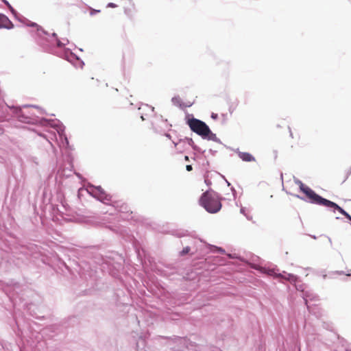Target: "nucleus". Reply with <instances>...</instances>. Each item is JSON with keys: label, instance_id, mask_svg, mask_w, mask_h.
I'll return each instance as SVG.
<instances>
[{"label": "nucleus", "instance_id": "obj_1", "mask_svg": "<svg viewBox=\"0 0 351 351\" xmlns=\"http://www.w3.org/2000/svg\"><path fill=\"white\" fill-rule=\"evenodd\" d=\"M188 125L193 132L203 138L216 143H221L219 138L217 137L215 134L211 132L209 127L204 121L193 118L188 121Z\"/></svg>", "mask_w": 351, "mask_h": 351}, {"label": "nucleus", "instance_id": "obj_2", "mask_svg": "<svg viewBox=\"0 0 351 351\" xmlns=\"http://www.w3.org/2000/svg\"><path fill=\"white\" fill-rule=\"evenodd\" d=\"M201 205L209 213H215L218 212L221 207L219 200L213 196H211L208 192L203 194L200 199Z\"/></svg>", "mask_w": 351, "mask_h": 351}, {"label": "nucleus", "instance_id": "obj_3", "mask_svg": "<svg viewBox=\"0 0 351 351\" xmlns=\"http://www.w3.org/2000/svg\"><path fill=\"white\" fill-rule=\"evenodd\" d=\"M295 183L300 187V190L309 199L311 203L318 205H324L325 200H327L326 199L323 198L322 197L316 194L311 189H310L307 186H305L300 180H295Z\"/></svg>", "mask_w": 351, "mask_h": 351}, {"label": "nucleus", "instance_id": "obj_4", "mask_svg": "<svg viewBox=\"0 0 351 351\" xmlns=\"http://www.w3.org/2000/svg\"><path fill=\"white\" fill-rule=\"evenodd\" d=\"M86 190L90 195L104 204H108L111 202V197L106 194L101 186H90Z\"/></svg>", "mask_w": 351, "mask_h": 351}, {"label": "nucleus", "instance_id": "obj_5", "mask_svg": "<svg viewBox=\"0 0 351 351\" xmlns=\"http://www.w3.org/2000/svg\"><path fill=\"white\" fill-rule=\"evenodd\" d=\"M51 125L56 130L58 134L60 141V145L62 147H67L69 145V141L64 134V127L58 121H52Z\"/></svg>", "mask_w": 351, "mask_h": 351}, {"label": "nucleus", "instance_id": "obj_6", "mask_svg": "<svg viewBox=\"0 0 351 351\" xmlns=\"http://www.w3.org/2000/svg\"><path fill=\"white\" fill-rule=\"evenodd\" d=\"M66 59L69 62H71L75 67L82 68L84 64L82 60H80V58L77 56H75L71 52L66 56Z\"/></svg>", "mask_w": 351, "mask_h": 351}, {"label": "nucleus", "instance_id": "obj_7", "mask_svg": "<svg viewBox=\"0 0 351 351\" xmlns=\"http://www.w3.org/2000/svg\"><path fill=\"white\" fill-rule=\"evenodd\" d=\"M26 25L35 28L37 35L40 37H43V36H45L47 34V32H45L40 26H39L36 23L27 21L26 23Z\"/></svg>", "mask_w": 351, "mask_h": 351}, {"label": "nucleus", "instance_id": "obj_8", "mask_svg": "<svg viewBox=\"0 0 351 351\" xmlns=\"http://www.w3.org/2000/svg\"><path fill=\"white\" fill-rule=\"evenodd\" d=\"M13 27L9 19L4 16L0 15V28L10 29Z\"/></svg>", "mask_w": 351, "mask_h": 351}, {"label": "nucleus", "instance_id": "obj_9", "mask_svg": "<svg viewBox=\"0 0 351 351\" xmlns=\"http://www.w3.org/2000/svg\"><path fill=\"white\" fill-rule=\"evenodd\" d=\"M51 45L56 44L58 47H61L62 46H65L68 43L69 40L66 38H63L62 40H58L56 38V34L53 33L52 34V38L51 40Z\"/></svg>", "mask_w": 351, "mask_h": 351}, {"label": "nucleus", "instance_id": "obj_10", "mask_svg": "<svg viewBox=\"0 0 351 351\" xmlns=\"http://www.w3.org/2000/svg\"><path fill=\"white\" fill-rule=\"evenodd\" d=\"M238 153V155L239 158L243 160L245 162H252L255 161V158L251 155L250 153L247 152H242L239 151H237Z\"/></svg>", "mask_w": 351, "mask_h": 351}, {"label": "nucleus", "instance_id": "obj_11", "mask_svg": "<svg viewBox=\"0 0 351 351\" xmlns=\"http://www.w3.org/2000/svg\"><path fill=\"white\" fill-rule=\"evenodd\" d=\"M326 207L328 208H333L337 210H339L342 215H345L347 212H346L343 208H341L340 206H339L335 202H332L330 200H325V204L324 205Z\"/></svg>", "mask_w": 351, "mask_h": 351}, {"label": "nucleus", "instance_id": "obj_12", "mask_svg": "<svg viewBox=\"0 0 351 351\" xmlns=\"http://www.w3.org/2000/svg\"><path fill=\"white\" fill-rule=\"evenodd\" d=\"M278 277H281V278H282L285 280H289L291 282H295L297 280V277L295 276L294 275L291 274H287L285 272H284L283 274H279Z\"/></svg>", "mask_w": 351, "mask_h": 351}, {"label": "nucleus", "instance_id": "obj_13", "mask_svg": "<svg viewBox=\"0 0 351 351\" xmlns=\"http://www.w3.org/2000/svg\"><path fill=\"white\" fill-rule=\"evenodd\" d=\"M265 272H266L269 276H278V274H276L274 269H265Z\"/></svg>", "mask_w": 351, "mask_h": 351}, {"label": "nucleus", "instance_id": "obj_14", "mask_svg": "<svg viewBox=\"0 0 351 351\" xmlns=\"http://www.w3.org/2000/svg\"><path fill=\"white\" fill-rule=\"evenodd\" d=\"M173 104L176 106H178L180 105V98L179 97H174L172 98L171 99Z\"/></svg>", "mask_w": 351, "mask_h": 351}, {"label": "nucleus", "instance_id": "obj_15", "mask_svg": "<svg viewBox=\"0 0 351 351\" xmlns=\"http://www.w3.org/2000/svg\"><path fill=\"white\" fill-rule=\"evenodd\" d=\"M3 2L8 5V7L10 9L11 12L14 14H16V11L13 9V8L10 5V4L6 1V0H3Z\"/></svg>", "mask_w": 351, "mask_h": 351}, {"label": "nucleus", "instance_id": "obj_16", "mask_svg": "<svg viewBox=\"0 0 351 351\" xmlns=\"http://www.w3.org/2000/svg\"><path fill=\"white\" fill-rule=\"evenodd\" d=\"M144 108L147 109L148 110L151 111V112H153L154 111V108L152 107V106H149L148 105H145L144 106Z\"/></svg>", "mask_w": 351, "mask_h": 351}, {"label": "nucleus", "instance_id": "obj_17", "mask_svg": "<svg viewBox=\"0 0 351 351\" xmlns=\"http://www.w3.org/2000/svg\"><path fill=\"white\" fill-rule=\"evenodd\" d=\"M108 8H116L117 5L114 3H109L107 5Z\"/></svg>", "mask_w": 351, "mask_h": 351}, {"label": "nucleus", "instance_id": "obj_18", "mask_svg": "<svg viewBox=\"0 0 351 351\" xmlns=\"http://www.w3.org/2000/svg\"><path fill=\"white\" fill-rule=\"evenodd\" d=\"M216 248V251L219 252H221L222 254H223L225 252L224 250H223L222 248L221 247H215Z\"/></svg>", "mask_w": 351, "mask_h": 351}, {"label": "nucleus", "instance_id": "obj_19", "mask_svg": "<svg viewBox=\"0 0 351 351\" xmlns=\"http://www.w3.org/2000/svg\"><path fill=\"white\" fill-rule=\"evenodd\" d=\"M189 252V248L187 247L186 248H184L183 250H182V254H186Z\"/></svg>", "mask_w": 351, "mask_h": 351}, {"label": "nucleus", "instance_id": "obj_20", "mask_svg": "<svg viewBox=\"0 0 351 351\" xmlns=\"http://www.w3.org/2000/svg\"><path fill=\"white\" fill-rule=\"evenodd\" d=\"M186 169L188 171H190L192 170V166L190 165H188L186 166Z\"/></svg>", "mask_w": 351, "mask_h": 351}, {"label": "nucleus", "instance_id": "obj_21", "mask_svg": "<svg viewBox=\"0 0 351 351\" xmlns=\"http://www.w3.org/2000/svg\"><path fill=\"white\" fill-rule=\"evenodd\" d=\"M10 109L13 110V112L15 113H17L18 111H19V109L18 108L12 107V108H10Z\"/></svg>", "mask_w": 351, "mask_h": 351}, {"label": "nucleus", "instance_id": "obj_22", "mask_svg": "<svg viewBox=\"0 0 351 351\" xmlns=\"http://www.w3.org/2000/svg\"><path fill=\"white\" fill-rule=\"evenodd\" d=\"M344 216L351 221V216L348 213Z\"/></svg>", "mask_w": 351, "mask_h": 351}, {"label": "nucleus", "instance_id": "obj_23", "mask_svg": "<svg viewBox=\"0 0 351 351\" xmlns=\"http://www.w3.org/2000/svg\"><path fill=\"white\" fill-rule=\"evenodd\" d=\"M245 208H241V213L242 214L245 215V216H247V215H246V214H245Z\"/></svg>", "mask_w": 351, "mask_h": 351}, {"label": "nucleus", "instance_id": "obj_24", "mask_svg": "<svg viewBox=\"0 0 351 351\" xmlns=\"http://www.w3.org/2000/svg\"><path fill=\"white\" fill-rule=\"evenodd\" d=\"M99 10H93L91 12H90V14L93 15V14H96V12H99Z\"/></svg>", "mask_w": 351, "mask_h": 351}, {"label": "nucleus", "instance_id": "obj_25", "mask_svg": "<svg viewBox=\"0 0 351 351\" xmlns=\"http://www.w3.org/2000/svg\"><path fill=\"white\" fill-rule=\"evenodd\" d=\"M211 117H212L213 119H216V118L217 117V114H212Z\"/></svg>", "mask_w": 351, "mask_h": 351}, {"label": "nucleus", "instance_id": "obj_26", "mask_svg": "<svg viewBox=\"0 0 351 351\" xmlns=\"http://www.w3.org/2000/svg\"><path fill=\"white\" fill-rule=\"evenodd\" d=\"M184 159H185L186 161H189V157L187 156H185Z\"/></svg>", "mask_w": 351, "mask_h": 351}, {"label": "nucleus", "instance_id": "obj_27", "mask_svg": "<svg viewBox=\"0 0 351 351\" xmlns=\"http://www.w3.org/2000/svg\"><path fill=\"white\" fill-rule=\"evenodd\" d=\"M141 119H142L143 120H144V119H145V118H144L143 115H141Z\"/></svg>", "mask_w": 351, "mask_h": 351}, {"label": "nucleus", "instance_id": "obj_28", "mask_svg": "<svg viewBox=\"0 0 351 351\" xmlns=\"http://www.w3.org/2000/svg\"><path fill=\"white\" fill-rule=\"evenodd\" d=\"M205 182H206L207 184H209V182H208V180H205Z\"/></svg>", "mask_w": 351, "mask_h": 351}, {"label": "nucleus", "instance_id": "obj_29", "mask_svg": "<svg viewBox=\"0 0 351 351\" xmlns=\"http://www.w3.org/2000/svg\"><path fill=\"white\" fill-rule=\"evenodd\" d=\"M205 182H206L207 184H209V182H208V180H205Z\"/></svg>", "mask_w": 351, "mask_h": 351}, {"label": "nucleus", "instance_id": "obj_30", "mask_svg": "<svg viewBox=\"0 0 351 351\" xmlns=\"http://www.w3.org/2000/svg\"><path fill=\"white\" fill-rule=\"evenodd\" d=\"M304 300L306 301V303H307V299H306V298H304Z\"/></svg>", "mask_w": 351, "mask_h": 351}]
</instances>
